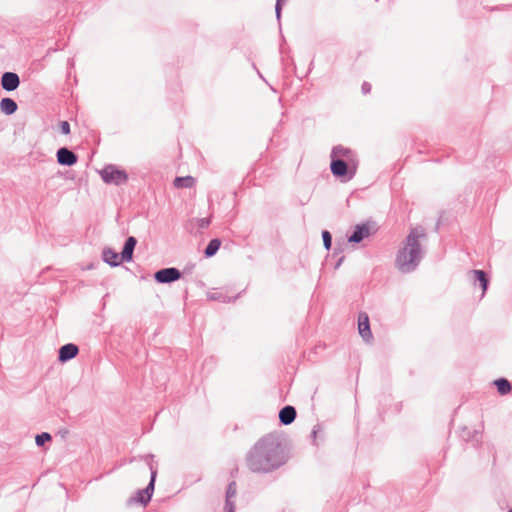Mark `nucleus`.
<instances>
[{
  "label": "nucleus",
  "mask_w": 512,
  "mask_h": 512,
  "mask_svg": "<svg viewBox=\"0 0 512 512\" xmlns=\"http://www.w3.org/2000/svg\"><path fill=\"white\" fill-rule=\"evenodd\" d=\"M246 464L254 473H269L284 464L279 440L272 434L259 439L246 455Z\"/></svg>",
  "instance_id": "f257e3e1"
},
{
  "label": "nucleus",
  "mask_w": 512,
  "mask_h": 512,
  "mask_svg": "<svg viewBox=\"0 0 512 512\" xmlns=\"http://www.w3.org/2000/svg\"><path fill=\"white\" fill-rule=\"evenodd\" d=\"M425 237L426 233L422 227H415L410 230L396 256L395 265L399 271L409 273L416 269L424 256L420 240L425 239Z\"/></svg>",
  "instance_id": "f03ea898"
},
{
  "label": "nucleus",
  "mask_w": 512,
  "mask_h": 512,
  "mask_svg": "<svg viewBox=\"0 0 512 512\" xmlns=\"http://www.w3.org/2000/svg\"><path fill=\"white\" fill-rule=\"evenodd\" d=\"M102 180L108 184L120 185L127 181L128 176L124 170L114 165H108L100 171Z\"/></svg>",
  "instance_id": "7ed1b4c3"
},
{
  "label": "nucleus",
  "mask_w": 512,
  "mask_h": 512,
  "mask_svg": "<svg viewBox=\"0 0 512 512\" xmlns=\"http://www.w3.org/2000/svg\"><path fill=\"white\" fill-rule=\"evenodd\" d=\"M150 470H151V479H150L148 486L145 489L139 490L136 493V496L131 498V501L140 503L142 505H146L150 501L153 491H154V483H155V479H156V475H157V470L153 469L152 467H150Z\"/></svg>",
  "instance_id": "20e7f679"
},
{
  "label": "nucleus",
  "mask_w": 512,
  "mask_h": 512,
  "mask_svg": "<svg viewBox=\"0 0 512 512\" xmlns=\"http://www.w3.org/2000/svg\"><path fill=\"white\" fill-rule=\"evenodd\" d=\"M154 278L158 283H171L181 278V272L174 267L164 268L158 270Z\"/></svg>",
  "instance_id": "39448f33"
},
{
  "label": "nucleus",
  "mask_w": 512,
  "mask_h": 512,
  "mask_svg": "<svg viewBox=\"0 0 512 512\" xmlns=\"http://www.w3.org/2000/svg\"><path fill=\"white\" fill-rule=\"evenodd\" d=\"M331 171L336 177H345L349 174L348 179H351L355 170L349 169L347 163L342 159H332Z\"/></svg>",
  "instance_id": "423d86ee"
},
{
  "label": "nucleus",
  "mask_w": 512,
  "mask_h": 512,
  "mask_svg": "<svg viewBox=\"0 0 512 512\" xmlns=\"http://www.w3.org/2000/svg\"><path fill=\"white\" fill-rule=\"evenodd\" d=\"M57 161L61 165L72 166L77 162V155L66 147L57 151Z\"/></svg>",
  "instance_id": "0eeeda50"
},
{
  "label": "nucleus",
  "mask_w": 512,
  "mask_h": 512,
  "mask_svg": "<svg viewBox=\"0 0 512 512\" xmlns=\"http://www.w3.org/2000/svg\"><path fill=\"white\" fill-rule=\"evenodd\" d=\"M358 330L362 338L369 342L372 339L370 330L369 317L366 313H360L358 317Z\"/></svg>",
  "instance_id": "6e6552de"
},
{
  "label": "nucleus",
  "mask_w": 512,
  "mask_h": 512,
  "mask_svg": "<svg viewBox=\"0 0 512 512\" xmlns=\"http://www.w3.org/2000/svg\"><path fill=\"white\" fill-rule=\"evenodd\" d=\"M20 84L19 76L13 72H5L2 75L1 85L6 91H13L17 89Z\"/></svg>",
  "instance_id": "1a4fd4ad"
},
{
  "label": "nucleus",
  "mask_w": 512,
  "mask_h": 512,
  "mask_svg": "<svg viewBox=\"0 0 512 512\" xmlns=\"http://www.w3.org/2000/svg\"><path fill=\"white\" fill-rule=\"evenodd\" d=\"M79 349L75 344L68 343L60 347L58 359L60 362H67L78 354Z\"/></svg>",
  "instance_id": "9d476101"
},
{
  "label": "nucleus",
  "mask_w": 512,
  "mask_h": 512,
  "mask_svg": "<svg viewBox=\"0 0 512 512\" xmlns=\"http://www.w3.org/2000/svg\"><path fill=\"white\" fill-rule=\"evenodd\" d=\"M137 244V240L135 237L130 236L127 238L123 250L121 252V260L125 262H130L133 258V252L135 246Z\"/></svg>",
  "instance_id": "9b49d317"
},
{
  "label": "nucleus",
  "mask_w": 512,
  "mask_h": 512,
  "mask_svg": "<svg viewBox=\"0 0 512 512\" xmlns=\"http://www.w3.org/2000/svg\"><path fill=\"white\" fill-rule=\"evenodd\" d=\"M369 234H370V228L368 225H365V224L358 225V226H356L352 235L348 238V241L351 243H359L365 237L369 236Z\"/></svg>",
  "instance_id": "f8f14e48"
},
{
  "label": "nucleus",
  "mask_w": 512,
  "mask_h": 512,
  "mask_svg": "<svg viewBox=\"0 0 512 512\" xmlns=\"http://www.w3.org/2000/svg\"><path fill=\"white\" fill-rule=\"evenodd\" d=\"M296 418V409L293 406H285L279 412L280 422L284 425L291 424Z\"/></svg>",
  "instance_id": "ddd939ff"
},
{
  "label": "nucleus",
  "mask_w": 512,
  "mask_h": 512,
  "mask_svg": "<svg viewBox=\"0 0 512 512\" xmlns=\"http://www.w3.org/2000/svg\"><path fill=\"white\" fill-rule=\"evenodd\" d=\"M237 489H236V483L231 482L228 485L227 491H226V502L224 510L225 512H229V508H231V512H235V504L232 501V499L236 496Z\"/></svg>",
  "instance_id": "4468645a"
},
{
  "label": "nucleus",
  "mask_w": 512,
  "mask_h": 512,
  "mask_svg": "<svg viewBox=\"0 0 512 512\" xmlns=\"http://www.w3.org/2000/svg\"><path fill=\"white\" fill-rule=\"evenodd\" d=\"M102 257L104 262H106L112 267L120 265L122 261L121 259H119L118 253L112 250L111 248H105L103 250Z\"/></svg>",
  "instance_id": "2eb2a0df"
},
{
  "label": "nucleus",
  "mask_w": 512,
  "mask_h": 512,
  "mask_svg": "<svg viewBox=\"0 0 512 512\" xmlns=\"http://www.w3.org/2000/svg\"><path fill=\"white\" fill-rule=\"evenodd\" d=\"M469 274L474 282L478 281L480 283V286L484 294L488 287V279L486 273L482 270H472L469 272Z\"/></svg>",
  "instance_id": "dca6fc26"
},
{
  "label": "nucleus",
  "mask_w": 512,
  "mask_h": 512,
  "mask_svg": "<svg viewBox=\"0 0 512 512\" xmlns=\"http://www.w3.org/2000/svg\"><path fill=\"white\" fill-rule=\"evenodd\" d=\"M0 108L3 113L6 115H11L16 112L17 104L11 98H3L0 102Z\"/></svg>",
  "instance_id": "f3484780"
},
{
  "label": "nucleus",
  "mask_w": 512,
  "mask_h": 512,
  "mask_svg": "<svg viewBox=\"0 0 512 512\" xmlns=\"http://www.w3.org/2000/svg\"><path fill=\"white\" fill-rule=\"evenodd\" d=\"M173 184L176 188H191L195 184V179L192 176L176 177Z\"/></svg>",
  "instance_id": "a211bd4d"
},
{
  "label": "nucleus",
  "mask_w": 512,
  "mask_h": 512,
  "mask_svg": "<svg viewBox=\"0 0 512 512\" xmlns=\"http://www.w3.org/2000/svg\"><path fill=\"white\" fill-rule=\"evenodd\" d=\"M221 241L219 239H212L205 248L204 254L206 257L214 256L219 250Z\"/></svg>",
  "instance_id": "6ab92c4d"
},
{
  "label": "nucleus",
  "mask_w": 512,
  "mask_h": 512,
  "mask_svg": "<svg viewBox=\"0 0 512 512\" xmlns=\"http://www.w3.org/2000/svg\"><path fill=\"white\" fill-rule=\"evenodd\" d=\"M495 385L497 387L498 392L501 395H505V394L509 393L512 389L510 382L504 378H500V379L496 380Z\"/></svg>",
  "instance_id": "aec40b11"
},
{
  "label": "nucleus",
  "mask_w": 512,
  "mask_h": 512,
  "mask_svg": "<svg viewBox=\"0 0 512 512\" xmlns=\"http://www.w3.org/2000/svg\"><path fill=\"white\" fill-rule=\"evenodd\" d=\"M350 151L342 146L334 147L332 150V159H339L340 157H347Z\"/></svg>",
  "instance_id": "412c9836"
},
{
  "label": "nucleus",
  "mask_w": 512,
  "mask_h": 512,
  "mask_svg": "<svg viewBox=\"0 0 512 512\" xmlns=\"http://www.w3.org/2000/svg\"><path fill=\"white\" fill-rule=\"evenodd\" d=\"M51 439L52 437L49 433L43 432L36 436L35 441L38 446H43L46 442L50 441Z\"/></svg>",
  "instance_id": "4be33fe9"
},
{
  "label": "nucleus",
  "mask_w": 512,
  "mask_h": 512,
  "mask_svg": "<svg viewBox=\"0 0 512 512\" xmlns=\"http://www.w3.org/2000/svg\"><path fill=\"white\" fill-rule=\"evenodd\" d=\"M322 238H323V244H324V247L329 250L331 248V243H332V236L330 234L329 231H323L322 232Z\"/></svg>",
  "instance_id": "5701e85b"
},
{
  "label": "nucleus",
  "mask_w": 512,
  "mask_h": 512,
  "mask_svg": "<svg viewBox=\"0 0 512 512\" xmlns=\"http://www.w3.org/2000/svg\"><path fill=\"white\" fill-rule=\"evenodd\" d=\"M208 297L211 300H218L221 302L227 301L226 297L221 292H211V293H209Z\"/></svg>",
  "instance_id": "b1692460"
},
{
  "label": "nucleus",
  "mask_w": 512,
  "mask_h": 512,
  "mask_svg": "<svg viewBox=\"0 0 512 512\" xmlns=\"http://www.w3.org/2000/svg\"><path fill=\"white\" fill-rule=\"evenodd\" d=\"M60 130L65 135L69 134L70 133V124L67 121H62L60 123Z\"/></svg>",
  "instance_id": "393cba45"
},
{
  "label": "nucleus",
  "mask_w": 512,
  "mask_h": 512,
  "mask_svg": "<svg viewBox=\"0 0 512 512\" xmlns=\"http://www.w3.org/2000/svg\"><path fill=\"white\" fill-rule=\"evenodd\" d=\"M209 224H210V218H201L198 220V226L201 229L207 228L209 226Z\"/></svg>",
  "instance_id": "a878e982"
},
{
  "label": "nucleus",
  "mask_w": 512,
  "mask_h": 512,
  "mask_svg": "<svg viewBox=\"0 0 512 512\" xmlns=\"http://www.w3.org/2000/svg\"><path fill=\"white\" fill-rule=\"evenodd\" d=\"M283 2H284V0H277L276 1L275 12H276V16H277L278 19L280 18V15H281V8H282V3Z\"/></svg>",
  "instance_id": "bb28decb"
},
{
  "label": "nucleus",
  "mask_w": 512,
  "mask_h": 512,
  "mask_svg": "<svg viewBox=\"0 0 512 512\" xmlns=\"http://www.w3.org/2000/svg\"><path fill=\"white\" fill-rule=\"evenodd\" d=\"M371 90V85L367 82H364L363 85H362V91L363 93H369Z\"/></svg>",
  "instance_id": "cd10ccee"
},
{
  "label": "nucleus",
  "mask_w": 512,
  "mask_h": 512,
  "mask_svg": "<svg viewBox=\"0 0 512 512\" xmlns=\"http://www.w3.org/2000/svg\"><path fill=\"white\" fill-rule=\"evenodd\" d=\"M320 431V426L319 425H316L314 426L313 430H312V437L315 439L316 436H317V433Z\"/></svg>",
  "instance_id": "c85d7f7f"
},
{
  "label": "nucleus",
  "mask_w": 512,
  "mask_h": 512,
  "mask_svg": "<svg viewBox=\"0 0 512 512\" xmlns=\"http://www.w3.org/2000/svg\"><path fill=\"white\" fill-rule=\"evenodd\" d=\"M509 512H512V509H511V510H509Z\"/></svg>",
  "instance_id": "c756f323"
}]
</instances>
